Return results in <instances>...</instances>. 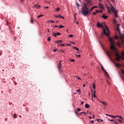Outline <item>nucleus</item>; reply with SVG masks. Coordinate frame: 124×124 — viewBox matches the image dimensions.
I'll list each match as a JSON object with an SVG mask.
<instances>
[{
    "mask_svg": "<svg viewBox=\"0 0 124 124\" xmlns=\"http://www.w3.org/2000/svg\"><path fill=\"white\" fill-rule=\"evenodd\" d=\"M74 113L77 115V116H78V112H77V111L74 110Z\"/></svg>",
    "mask_w": 124,
    "mask_h": 124,
    "instance_id": "24",
    "label": "nucleus"
},
{
    "mask_svg": "<svg viewBox=\"0 0 124 124\" xmlns=\"http://www.w3.org/2000/svg\"><path fill=\"white\" fill-rule=\"evenodd\" d=\"M58 44V46H61L62 45L60 44Z\"/></svg>",
    "mask_w": 124,
    "mask_h": 124,
    "instance_id": "60",
    "label": "nucleus"
},
{
    "mask_svg": "<svg viewBox=\"0 0 124 124\" xmlns=\"http://www.w3.org/2000/svg\"><path fill=\"white\" fill-rule=\"evenodd\" d=\"M52 35H53V36H54V37H57V35H57V33H53V34H52Z\"/></svg>",
    "mask_w": 124,
    "mask_h": 124,
    "instance_id": "21",
    "label": "nucleus"
},
{
    "mask_svg": "<svg viewBox=\"0 0 124 124\" xmlns=\"http://www.w3.org/2000/svg\"><path fill=\"white\" fill-rule=\"evenodd\" d=\"M69 37H73V34H71L69 35Z\"/></svg>",
    "mask_w": 124,
    "mask_h": 124,
    "instance_id": "46",
    "label": "nucleus"
},
{
    "mask_svg": "<svg viewBox=\"0 0 124 124\" xmlns=\"http://www.w3.org/2000/svg\"><path fill=\"white\" fill-rule=\"evenodd\" d=\"M51 40V37H49L48 38H47V41H50Z\"/></svg>",
    "mask_w": 124,
    "mask_h": 124,
    "instance_id": "33",
    "label": "nucleus"
},
{
    "mask_svg": "<svg viewBox=\"0 0 124 124\" xmlns=\"http://www.w3.org/2000/svg\"><path fill=\"white\" fill-rule=\"evenodd\" d=\"M115 39H118L119 38V37H118V36H115Z\"/></svg>",
    "mask_w": 124,
    "mask_h": 124,
    "instance_id": "51",
    "label": "nucleus"
},
{
    "mask_svg": "<svg viewBox=\"0 0 124 124\" xmlns=\"http://www.w3.org/2000/svg\"><path fill=\"white\" fill-rule=\"evenodd\" d=\"M76 15H77V14H75L74 15V18H75V20H76Z\"/></svg>",
    "mask_w": 124,
    "mask_h": 124,
    "instance_id": "40",
    "label": "nucleus"
},
{
    "mask_svg": "<svg viewBox=\"0 0 124 124\" xmlns=\"http://www.w3.org/2000/svg\"><path fill=\"white\" fill-rule=\"evenodd\" d=\"M93 15H96V12L93 13Z\"/></svg>",
    "mask_w": 124,
    "mask_h": 124,
    "instance_id": "57",
    "label": "nucleus"
},
{
    "mask_svg": "<svg viewBox=\"0 0 124 124\" xmlns=\"http://www.w3.org/2000/svg\"><path fill=\"white\" fill-rule=\"evenodd\" d=\"M76 5H77V7H79V6H80V4H79V3H76Z\"/></svg>",
    "mask_w": 124,
    "mask_h": 124,
    "instance_id": "31",
    "label": "nucleus"
},
{
    "mask_svg": "<svg viewBox=\"0 0 124 124\" xmlns=\"http://www.w3.org/2000/svg\"><path fill=\"white\" fill-rule=\"evenodd\" d=\"M118 121H119V122H120V123H123V122L119 119H118Z\"/></svg>",
    "mask_w": 124,
    "mask_h": 124,
    "instance_id": "49",
    "label": "nucleus"
},
{
    "mask_svg": "<svg viewBox=\"0 0 124 124\" xmlns=\"http://www.w3.org/2000/svg\"><path fill=\"white\" fill-rule=\"evenodd\" d=\"M76 78H78V80H81V78H80L79 77H76Z\"/></svg>",
    "mask_w": 124,
    "mask_h": 124,
    "instance_id": "54",
    "label": "nucleus"
},
{
    "mask_svg": "<svg viewBox=\"0 0 124 124\" xmlns=\"http://www.w3.org/2000/svg\"><path fill=\"white\" fill-rule=\"evenodd\" d=\"M105 74L106 75V76H107L108 78H109V74H108V73L107 72H106V70L104 71Z\"/></svg>",
    "mask_w": 124,
    "mask_h": 124,
    "instance_id": "9",
    "label": "nucleus"
},
{
    "mask_svg": "<svg viewBox=\"0 0 124 124\" xmlns=\"http://www.w3.org/2000/svg\"><path fill=\"white\" fill-rule=\"evenodd\" d=\"M116 117H118V118H120V119H121V120H124V118H123V117H122L121 116L116 115Z\"/></svg>",
    "mask_w": 124,
    "mask_h": 124,
    "instance_id": "15",
    "label": "nucleus"
},
{
    "mask_svg": "<svg viewBox=\"0 0 124 124\" xmlns=\"http://www.w3.org/2000/svg\"><path fill=\"white\" fill-rule=\"evenodd\" d=\"M101 68H102V71H105L106 70H104V68L103 67V66L102 65H101Z\"/></svg>",
    "mask_w": 124,
    "mask_h": 124,
    "instance_id": "23",
    "label": "nucleus"
},
{
    "mask_svg": "<svg viewBox=\"0 0 124 124\" xmlns=\"http://www.w3.org/2000/svg\"><path fill=\"white\" fill-rule=\"evenodd\" d=\"M58 70L60 73H62V69H58Z\"/></svg>",
    "mask_w": 124,
    "mask_h": 124,
    "instance_id": "28",
    "label": "nucleus"
},
{
    "mask_svg": "<svg viewBox=\"0 0 124 124\" xmlns=\"http://www.w3.org/2000/svg\"><path fill=\"white\" fill-rule=\"evenodd\" d=\"M76 57H78V58L81 57V55H80L76 54Z\"/></svg>",
    "mask_w": 124,
    "mask_h": 124,
    "instance_id": "42",
    "label": "nucleus"
},
{
    "mask_svg": "<svg viewBox=\"0 0 124 124\" xmlns=\"http://www.w3.org/2000/svg\"><path fill=\"white\" fill-rule=\"evenodd\" d=\"M106 116H108V117H111L112 115H110V114H106Z\"/></svg>",
    "mask_w": 124,
    "mask_h": 124,
    "instance_id": "39",
    "label": "nucleus"
},
{
    "mask_svg": "<svg viewBox=\"0 0 124 124\" xmlns=\"http://www.w3.org/2000/svg\"><path fill=\"white\" fill-rule=\"evenodd\" d=\"M121 64H119V63H117L116 64V66H117V67H119V66H121Z\"/></svg>",
    "mask_w": 124,
    "mask_h": 124,
    "instance_id": "19",
    "label": "nucleus"
},
{
    "mask_svg": "<svg viewBox=\"0 0 124 124\" xmlns=\"http://www.w3.org/2000/svg\"><path fill=\"white\" fill-rule=\"evenodd\" d=\"M58 51V50L57 49V48H55L54 49L53 52H57Z\"/></svg>",
    "mask_w": 124,
    "mask_h": 124,
    "instance_id": "44",
    "label": "nucleus"
},
{
    "mask_svg": "<svg viewBox=\"0 0 124 124\" xmlns=\"http://www.w3.org/2000/svg\"><path fill=\"white\" fill-rule=\"evenodd\" d=\"M61 63H62V61H60L59 62V64H61Z\"/></svg>",
    "mask_w": 124,
    "mask_h": 124,
    "instance_id": "58",
    "label": "nucleus"
},
{
    "mask_svg": "<svg viewBox=\"0 0 124 124\" xmlns=\"http://www.w3.org/2000/svg\"><path fill=\"white\" fill-rule=\"evenodd\" d=\"M63 41L62 40H57L55 41V43L56 44H59L60 43H62Z\"/></svg>",
    "mask_w": 124,
    "mask_h": 124,
    "instance_id": "6",
    "label": "nucleus"
},
{
    "mask_svg": "<svg viewBox=\"0 0 124 124\" xmlns=\"http://www.w3.org/2000/svg\"><path fill=\"white\" fill-rule=\"evenodd\" d=\"M96 13H99V12L97 10H96Z\"/></svg>",
    "mask_w": 124,
    "mask_h": 124,
    "instance_id": "59",
    "label": "nucleus"
},
{
    "mask_svg": "<svg viewBox=\"0 0 124 124\" xmlns=\"http://www.w3.org/2000/svg\"><path fill=\"white\" fill-rule=\"evenodd\" d=\"M117 116H115L114 115H111V118H113V119L115 118H116Z\"/></svg>",
    "mask_w": 124,
    "mask_h": 124,
    "instance_id": "38",
    "label": "nucleus"
},
{
    "mask_svg": "<svg viewBox=\"0 0 124 124\" xmlns=\"http://www.w3.org/2000/svg\"><path fill=\"white\" fill-rule=\"evenodd\" d=\"M93 88L94 90H95V83H93Z\"/></svg>",
    "mask_w": 124,
    "mask_h": 124,
    "instance_id": "27",
    "label": "nucleus"
},
{
    "mask_svg": "<svg viewBox=\"0 0 124 124\" xmlns=\"http://www.w3.org/2000/svg\"><path fill=\"white\" fill-rule=\"evenodd\" d=\"M62 28H64V27L62 25H60V26H59V29H62Z\"/></svg>",
    "mask_w": 124,
    "mask_h": 124,
    "instance_id": "26",
    "label": "nucleus"
},
{
    "mask_svg": "<svg viewBox=\"0 0 124 124\" xmlns=\"http://www.w3.org/2000/svg\"><path fill=\"white\" fill-rule=\"evenodd\" d=\"M102 17L103 19H107V18H108V16H107L105 14H103Z\"/></svg>",
    "mask_w": 124,
    "mask_h": 124,
    "instance_id": "5",
    "label": "nucleus"
},
{
    "mask_svg": "<svg viewBox=\"0 0 124 124\" xmlns=\"http://www.w3.org/2000/svg\"><path fill=\"white\" fill-rule=\"evenodd\" d=\"M58 68L59 69H61L62 68V64H59L58 66Z\"/></svg>",
    "mask_w": 124,
    "mask_h": 124,
    "instance_id": "11",
    "label": "nucleus"
},
{
    "mask_svg": "<svg viewBox=\"0 0 124 124\" xmlns=\"http://www.w3.org/2000/svg\"><path fill=\"white\" fill-rule=\"evenodd\" d=\"M70 61L71 62H75V60L74 59H71Z\"/></svg>",
    "mask_w": 124,
    "mask_h": 124,
    "instance_id": "48",
    "label": "nucleus"
},
{
    "mask_svg": "<svg viewBox=\"0 0 124 124\" xmlns=\"http://www.w3.org/2000/svg\"><path fill=\"white\" fill-rule=\"evenodd\" d=\"M60 7H58L55 9V11L56 12H59V11H60Z\"/></svg>",
    "mask_w": 124,
    "mask_h": 124,
    "instance_id": "12",
    "label": "nucleus"
},
{
    "mask_svg": "<svg viewBox=\"0 0 124 124\" xmlns=\"http://www.w3.org/2000/svg\"><path fill=\"white\" fill-rule=\"evenodd\" d=\"M121 43L123 45H124V40H121Z\"/></svg>",
    "mask_w": 124,
    "mask_h": 124,
    "instance_id": "25",
    "label": "nucleus"
},
{
    "mask_svg": "<svg viewBox=\"0 0 124 124\" xmlns=\"http://www.w3.org/2000/svg\"><path fill=\"white\" fill-rule=\"evenodd\" d=\"M83 104H84V102L82 101V102H81L80 105H83Z\"/></svg>",
    "mask_w": 124,
    "mask_h": 124,
    "instance_id": "55",
    "label": "nucleus"
},
{
    "mask_svg": "<svg viewBox=\"0 0 124 124\" xmlns=\"http://www.w3.org/2000/svg\"><path fill=\"white\" fill-rule=\"evenodd\" d=\"M93 9H94V8H97V6H95L93 7Z\"/></svg>",
    "mask_w": 124,
    "mask_h": 124,
    "instance_id": "50",
    "label": "nucleus"
},
{
    "mask_svg": "<svg viewBox=\"0 0 124 124\" xmlns=\"http://www.w3.org/2000/svg\"><path fill=\"white\" fill-rule=\"evenodd\" d=\"M116 30L118 31L119 33L121 34V30H120V28L119 27V26H117Z\"/></svg>",
    "mask_w": 124,
    "mask_h": 124,
    "instance_id": "8",
    "label": "nucleus"
},
{
    "mask_svg": "<svg viewBox=\"0 0 124 124\" xmlns=\"http://www.w3.org/2000/svg\"><path fill=\"white\" fill-rule=\"evenodd\" d=\"M33 6L34 8H36V9H37V7H38L37 4L34 5Z\"/></svg>",
    "mask_w": 124,
    "mask_h": 124,
    "instance_id": "18",
    "label": "nucleus"
},
{
    "mask_svg": "<svg viewBox=\"0 0 124 124\" xmlns=\"http://www.w3.org/2000/svg\"><path fill=\"white\" fill-rule=\"evenodd\" d=\"M30 22H31V24H33L34 21H33V18H32V17L31 18V21Z\"/></svg>",
    "mask_w": 124,
    "mask_h": 124,
    "instance_id": "13",
    "label": "nucleus"
},
{
    "mask_svg": "<svg viewBox=\"0 0 124 124\" xmlns=\"http://www.w3.org/2000/svg\"><path fill=\"white\" fill-rule=\"evenodd\" d=\"M113 14H114V15L116 18L118 17V15H117V12H114Z\"/></svg>",
    "mask_w": 124,
    "mask_h": 124,
    "instance_id": "14",
    "label": "nucleus"
},
{
    "mask_svg": "<svg viewBox=\"0 0 124 124\" xmlns=\"http://www.w3.org/2000/svg\"><path fill=\"white\" fill-rule=\"evenodd\" d=\"M85 108H90V106L88 104H86L85 105Z\"/></svg>",
    "mask_w": 124,
    "mask_h": 124,
    "instance_id": "16",
    "label": "nucleus"
},
{
    "mask_svg": "<svg viewBox=\"0 0 124 124\" xmlns=\"http://www.w3.org/2000/svg\"><path fill=\"white\" fill-rule=\"evenodd\" d=\"M99 120L100 119H97V120H96V121H97V122H98V123H99Z\"/></svg>",
    "mask_w": 124,
    "mask_h": 124,
    "instance_id": "63",
    "label": "nucleus"
},
{
    "mask_svg": "<svg viewBox=\"0 0 124 124\" xmlns=\"http://www.w3.org/2000/svg\"><path fill=\"white\" fill-rule=\"evenodd\" d=\"M76 92H77L78 93H80V92H81V89L77 90Z\"/></svg>",
    "mask_w": 124,
    "mask_h": 124,
    "instance_id": "32",
    "label": "nucleus"
},
{
    "mask_svg": "<svg viewBox=\"0 0 124 124\" xmlns=\"http://www.w3.org/2000/svg\"><path fill=\"white\" fill-rule=\"evenodd\" d=\"M54 28H58V26L55 25V26H54Z\"/></svg>",
    "mask_w": 124,
    "mask_h": 124,
    "instance_id": "61",
    "label": "nucleus"
},
{
    "mask_svg": "<svg viewBox=\"0 0 124 124\" xmlns=\"http://www.w3.org/2000/svg\"><path fill=\"white\" fill-rule=\"evenodd\" d=\"M61 53H64V50H61L60 51Z\"/></svg>",
    "mask_w": 124,
    "mask_h": 124,
    "instance_id": "41",
    "label": "nucleus"
},
{
    "mask_svg": "<svg viewBox=\"0 0 124 124\" xmlns=\"http://www.w3.org/2000/svg\"><path fill=\"white\" fill-rule=\"evenodd\" d=\"M57 34L58 35H61V33H60V32H57Z\"/></svg>",
    "mask_w": 124,
    "mask_h": 124,
    "instance_id": "52",
    "label": "nucleus"
},
{
    "mask_svg": "<svg viewBox=\"0 0 124 124\" xmlns=\"http://www.w3.org/2000/svg\"><path fill=\"white\" fill-rule=\"evenodd\" d=\"M84 6L82 7L81 9V14L84 16H87V15H90V12L93 11V8L92 7L91 9L89 10L90 7L92 5V3L91 1H88L86 3L83 4Z\"/></svg>",
    "mask_w": 124,
    "mask_h": 124,
    "instance_id": "2",
    "label": "nucleus"
},
{
    "mask_svg": "<svg viewBox=\"0 0 124 124\" xmlns=\"http://www.w3.org/2000/svg\"><path fill=\"white\" fill-rule=\"evenodd\" d=\"M99 6L100 8H101V9H103V8H104V7H103V5H102V4H101V3H99Z\"/></svg>",
    "mask_w": 124,
    "mask_h": 124,
    "instance_id": "7",
    "label": "nucleus"
},
{
    "mask_svg": "<svg viewBox=\"0 0 124 124\" xmlns=\"http://www.w3.org/2000/svg\"><path fill=\"white\" fill-rule=\"evenodd\" d=\"M54 17H55L56 18H60V16L57 15L54 16Z\"/></svg>",
    "mask_w": 124,
    "mask_h": 124,
    "instance_id": "35",
    "label": "nucleus"
},
{
    "mask_svg": "<svg viewBox=\"0 0 124 124\" xmlns=\"http://www.w3.org/2000/svg\"><path fill=\"white\" fill-rule=\"evenodd\" d=\"M14 118H17V114H16V113L14 114Z\"/></svg>",
    "mask_w": 124,
    "mask_h": 124,
    "instance_id": "29",
    "label": "nucleus"
},
{
    "mask_svg": "<svg viewBox=\"0 0 124 124\" xmlns=\"http://www.w3.org/2000/svg\"><path fill=\"white\" fill-rule=\"evenodd\" d=\"M114 124H118L117 122H116V121H114Z\"/></svg>",
    "mask_w": 124,
    "mask_h": 124,
    "instance_id": "56",
    "label": "nucleus"
},
{
    "mask_svg": "<svg viewBox=\"0 0 124 124\" xmlns=\"http://www.w3.org/2000/svg\"><path fill=\"white\" fill-rule=\"evenodd\" d=\"M108 40L110 43V49L112 50L113 53H114V55L116 57L115 60L117 62H119L121 60H124V52L123 51L121 53L122 56L120 55V53L118 52L116 46H115V42L114 41V38L109 37Z\"/></svg>",
    "mask_w": 124,
    "mask_h": 124,
    "instance_id": "1",
    "label": "nucleus"
},
{
    "mask_svg": "<svg viewBox=\"0 0 124 124\" xmlns=\"http://www.w3.org/2000/svg\"><path fill=\"white\" fill-rule=\"evenodd\" d=\"M50 22H52V23H55V22L53 20H49L48 23H50Z\"/></svg>",
    "mask_w": 124,
    "mask_h": 124,
    "instance_id": "43",
    "label": "nucleus"
},
{
    "mask_svg": "<svg viewBox=\"0 0 124 124\" xmlns=\"http://www.w3.org/2000/svg\"><path fill=\"white\" fill-rule=\"evenodd\" d=\"M108 120L109 121V122H115L113 120L111 119L110 120L109 119H108Z\"/></svg>",
    "mask_w": 124,
    "mask_h": 124,
    "instance_id": "34",
    "label": "nucleus"
},
{
    "mask_svg": "<svg viewBox=\"0 0 124 124\" xmlns=\"http://www.w3.org/2000/svg\"><path fill=\"white\" fill-rule=\"evenodd\" d=\"M111 10H112V12H117V11H116V9H115V8H114L113 7H112L111 8Z\"/></svg>",
    "mask_w": 124,
    "mask_h": 124,
    "instance_id": "10",
    "label": "nucleus"
},
{
    "mask_svg": "<svg viewBox=\"0 0 124 124\" xmlns=\"http://www.w3.org/2000/svg\"><path fill=\"white\" fill-rule=\"evenodd\" d=\"M117 44L119 47H121V44H120V42H117Z\"/></svg>",
    "mask_w": 124,
    "mask_h": 124,
    "instance_id": "17",
    "label": "nucleus"
},
{
    "mask_svg": "<svg viewBox=\"0 0 124 124\" xmlns=\"http://www.w3.org/2000/svg\"><path fill=\"white\" fill-rule=\"evenodd\" d=\"M39 7H40V5L38 6V7H37V9H39Z\"/></svg>",
    "mask_w": 124,
    "mask_h": 124,
    "instance_id": "53",
    "label": "nucleus"
},
{
    "mask_svg": "<svg viewBox=\"0 0 124 124\" xmlns=\"http://www.w3.org/2000/svg\"><path fill=\"white\" fill-rule=\"evenodd\" d=\"M73 48H74V49H76V50H77V51H79V48H78V47H76L75 46H73Z\"/></svg>",
    "mask_w": 124,
    "mask_h": 124,
    "instance_id": "22",
    "label": "nucleus"
},
{
    "mask_svg": "<svg viewBox=\"0 0 124 124\" xmlns=\"http://www.w3.org/2000/svg\"><path fill=\"white\" fill-rule=\"evenodd\" d=\"M94 97H96V96H95V91H94Z\"/></svg>",
    "mask_w": 124,
    "mask_h": 124,
    "instance_id": "45",
    "label": "nucleus"
},
{
    "mask_svg": "<svg viewBox=\"0 0 124 124\" xmlns=\"http://www.w3.org/2000/svg\"><path fill=\"white\" fill-rule=\"evenodd\" d=\"M77 111H78V112H80V111H81L80 108H78L77 109Z\"/></svg>",
    "mask_w": 124,
    "mask_h": 124,
    "instance_id": "37",
    "label": "nucleus"
},
{
    "mask_svg": "<svg viewBox=\"0 0 124 124\" xmlns=\"http://www.w3.org/2000/svg\"><path fill=\"white\" fill-rule=\"evenodd\" d=\"M81 114H84V115H85V114H86V112H80V113H79V115H81Z\"/></svg>",
    "mask_w": 124,
    "mask_h": 124,
    "instance_id": "30",
    "label": "nucleus"
},
{
    "mask_svg": "<svg viewBox=\"0 0 124 124\" xmlns=\"http://www.w3.org/2000/svg\"><path fill=\"white\" fill-rule=\"evenodd\" d=\"M43 16H44V15H40L38 16V18H41V17H43Z\"/></svg>",
    "mask_w": 124,
    "mask_h": 124,
    "instance_id": "20",
    "label": "nucleus"
},
{
    "mask_svg": "<svg viewBox=\"0 0 124 124\" xmlns=\"http://www.w3.org/2000/svg\"><path fill=\"white\" fill-rule=\"evenodd\" d=\"M45 8L48 9V8H49V7H46V6H45Z\"/></svg>",
    "mask_w": 124,
    "mask_h": 124,
    "instance_id": "62",
    "label": "nucleus"
},
{
    "mask_svg": "<svg viewBox=\"0 0 124 124\" xmlns=\"http://www.w3.org/2000/svg\"><path fill=\"white\" fill-rule=\"evenodd\" d=\"M91 123H94V121H91Z\"/></svg>",
    "mask_w": 124,
    "mask_h": 124,
    "instance_id": "64",
    "label": "nucleus"
},
{
    "mask_svg": "<svg viewBox=\"0 0 124 124\" xmlns=\"http://www.w3.org/2000/svg\"><path fill=\"white\" fill-rule=\"evenodd\" d=\"M99 102H101V103H103V104H104V106H105V107H107V105H108L107 103H106V102L101 101L100 100H99Z\"/></svg>",
    "mask_w": 124,
    "mask_h": 124,
    "instance_id": "4",
    "label": "nucleus"
},
{
    "mask_svg": "<svg viewBox=\"0 0 124 124\" xmlns=\"http://www.w3.org/2000/svg\"><path fill=\"white\" fill-rule=\"evenodd\" d=\"M96 26L97 27H98V28H103V31L101 34V37H103L105 35H107V36H109V29H108V28L107 27V26H106V25H105V26L107 30V32L105 30V28H104V26H103V24H100L99 22L97 21Z\"/></svg>",
    "mask_w": 124,
    "mask_h": 124,
    "instance_id": "3",
    "label": "nucleus"
},
{
    "mask_svg": "<svg viewBox=\"0 0 124 124\" xmlns=\"http://www.w3.org/2000/svg\"><path fill=\"white\" fill-rule=\"evenodd\" d=\"M59 17H60V18H62V19H64V17H63V16H62L61 15H59Z\"/></svg>",
    "mask_w": 124,
    "mask_h": 124,
    "instance_id": "36",
    "label": "nucleus"
},
{
    "mask_svg": "<svg viewBox=\"0 0 124 124\" xmlns=\"http://www.w3.org/2000/svg\"><path fill=\"white\" fill-rule=\"evenodd\" d=\"M61 46H62V47H63V46H65V44H62L61 45Z\"/></svg>",
    "mask_w": 124,
    "mask_h": 124,
    "instance_id": "47",
    "label": "nucleus"
}]
</instances>
